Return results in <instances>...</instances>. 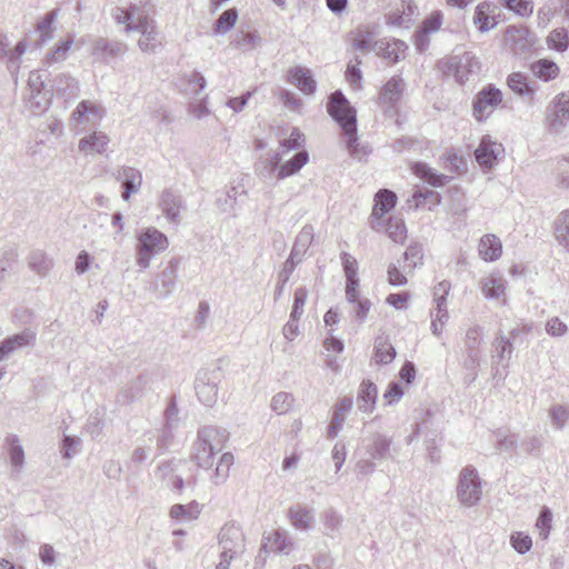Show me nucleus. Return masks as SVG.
<instances>
[{
  "label": "nucleus",
  "instance_id": "nucleus-11",
  "mask_svg": "<svg viewBox=\"0 0 569 569\" xmlns=\"http://www.w3.org/2000/svg\"><path fill=\"white\" fill-rule=\"evenodd\" d=\"M503 43L515 54H522L532 48L535 39L527 27L509 26L503 34Z\"/></svg>",
  "mask_w": 569,
  "mask_h": 569
},
{
  "label": "nucleus",
  "instance_id": "nucleus-4",
  "mask_svg": "<svg viewBox=\"0 0 569 569\" xmlns=\"http://www.w3.org/2000/svg\"><path fill=\"white\" fill-rule=\"evenodd\" d=\"M219 562L216 569H230L232 560L246 551V537L239 525L227 522L218 533Z\"/></svg>",
  "mask_w": 569,
  "mask_h": 569
},
{
  "label": "nucleus",
  "instance_id": "nucleus-18",
  "mask_svg": "<svg viewBox=\"0 0 569 569\" xmlns=\"http://www.w3.org/2000/svg\"><path fill=\"white\" fill-rule=\"evenodd\" d=\"M36 331L31 329H24L23 331L2 340L0 343V362L16 350L28 346H33L36 342Z\"/></svg>",
  "mask_w": 569,
  "mask_h": 569
},
{
  "label": "nucleus",
  "instance_id": "nucleus-41",
  "mask_svg": "<svg viewBox=\"0 0 569 569\" xmlns=\"http://www.w3.org/2000/svg\"><path fill=\"white\" fill-rule=\"evenodd\" d=\"M412 172L433 187H442L448 180L447 176L437 173L423 162H416L412 166Z\"/></svg>",
  "mask_w": 569,
  "mask_h": 569
},
{
  "label": "nucleus",
  "instance_id": "nucleus-12",
  "mask_svg": "<svg viewBox=\"0 0 569 569\" xmlns=\"http://www.w3.org/2000/svg\"><path fill=\"white\" fill-rule=\"evenodd\" d=\"M502 101L500 90L489 86L478 92L473 101L472 112L478 121L487 119Z\"/></svg>",
  "mask_w": 569,
  "mask_h": 569
},
{
  "label": "nucleus",
  "instance_id": "nucleus-39",
  "mask_svg": "<svg viewBox=\"0 0 569 569\" xmlns=\"http://www.w3.org/2000/svg\"><path fill=\"white\" fill-rule=\"evenodd\" d=\"M309 160L307 151L297 152L290 160L284 163H279V170L277 173V180H282L295 173H297Z\"/></svg>",
  "mask_w": 569,
  "mask_h": 569
},
{
  "label": "nucleus",
  "instance_id": "nucleus-22",
  "mask_svg": "<svg viewBox=\"0 0 569 569\" xmlns=\"http://www.w3.org/2000/svg\"><path fill=\"white\" fill-rule=\"evenodd\" d=\"M407 49L408 46L401 40L382 39L375 43L373 51L390 62H397L406 58Z\"/></svg>",
  "mask_w": 569,
  "mask_h": 569
},
{
  "label": "nucleus",
  "instance_id": "nucleus-8",
  "mask_svg": "<svg viewBox=\"0 0 569 569\" xmlns=\"http://www.w3.org/2000/svg\"><path fill=\"white\" fill-rule=\"evenodd\" d=\"M222 370L220 368L199 370L194 389L198 399L207 407H212L218 400L219 383L222 380Z\"/></svg>",
  "mask_w": 569,
  "mask_h": 569
},
{
  "label": "nucleus",
  "instance_id": "nucleus-44",
  "mask_svg": "<svg viewBox=\"0 0 569 569\" xmlns=\"http://www.w3.org/2000/svg\"><path fill=\"white\" fill-rule=\"evenodd\" d=\"M59 16V11L57 9L49 11L46 16L38 21L36 29L39 32V41L38 46L41 47L43 43L52 39L53 33V22Z\"/></svg>",
  "mask_w": 569,
  "mask_h": 569
},
{
  "label": "nucleus",
  "instance_id": "nucleus-59",
  "mask_svg": "<svg viewBox=\"0 0 569 569\" xmlns=\"http://www.w3.org/2000/svg\"><path fill=\"white\" fill-rule=\"evenodd\" d=\"M510 543L518 553L525 555L531 549L532 539L522 532H513L510 537Z\"/></svg>",
  "mask_w": 569,
  "mask_h": 569
},
{
  "label": "nucleus",
  "instance_id": "nucleus-57",
  "mask_svg": "<svg viewBox=\"0 0 569 569\" xmlns=\"http://www.w3.org/2000/svg\"><path fill=\"white\" fill-rule=\"evenodd\" d=\"M548 43L551 48L558 51L566 50L569 43L567 30L561 28L551 31L548 36Z\"/></svg>",
  "mask_w": 569,
  "mask_h": 569
},
{
  "label": "nucleus",
  "instance_id": "nucleus-42",
  "mask_svg": "<svg viewBox=\"0 0 569 569\" xmlns=\"http://www.w3.org/2000/svg\"><path fill=\"white\" fill-rule=\"evenodd\" d=\"M28 264L33 272L46 277L53 267V261L43 251L33 250L29 256Z\"/></svg>",
  "mask_w": 569,
  "mask_h": 569
},
{
  "label": "nucleus",
  "instance_id": "nucleus-46",
  "mask_svg": "<svg viewBox=\"0 0 569 569\" xmlns=\"http://www.w3.org/2000/svg\"><path fill=\"white\" fill-rule=\"evenodd\" d=\"M238 16V10L236 8L224 10L213 23V33L217 36L227 34L234 27Z\"/></svg>",
  "mask_w": 569,
  "mask_h": 569
},
{
  "label": "nucleus",
  "instance_id": "nucleus-16",
  "mask_svg": "<svg viewBox=\"0 0 569 569\" xmlns=\"http://www.w3.org/2000/svg\"><path fill=\"white\" fill-rule=\"evenodd\" d=\"M110 143V137L101 130H92L78 142V149L84 156L104 154Z\"/></svg>",
  "mask_w": 569,
  "mask_h": 569
},
{
  "label": "nucleus",
  "instance_id": "nucleus-20",
  "mask_svg": "<svg viewBox=\"0 0 569 569\" xmlns=\"http://www.w3.org/2000/svg\"><path fill=\"white\" fill-rule=\"evenodd\" d=\"M293 546L295 543L290 533L287 530L277 529L263 537L261 550L269 549L270 551L281 555H289Z\"/></svg>",
  "mask_w": 569,
  "mask_h": 569
},
{
  "label": "nucleus",
  "instance_id": "nucleus-63",
  "mask_svg": "<svg viewBox=\"0 0 569 569\" xmlns=\"http://www.w3.org/2000/svg\"><path fill=\"white\" fill-rule=\"evenodd\" d=\"M481 327L472 326L466 332L465 346L467 350L479 351Z\"/></svg>",
  "mask_w": 569,
  "mask_h": 569
},
{
  "label": "nucleus",
  "instance_id": "nucleus-60",
  "mask_svg": "<svg viewBox=\"0 0 569 569\" xmlns=\"http://www.w3.org/2000/svg\"><path fill=\"white\" fill-rule=\"evenodd\" d=\"M308 298V291L305 288H298L295 292L293 306L290 318L299 320L303 313V307Z\"/></svg>",
  "mask_w": 569,
  "mask_h": 569
},
{
  "label": "nucleus",
  "instance_id": "nucleus-23",
  "mask_svg": "<svg viewBox=\"0 0 569 569\" xmlns=\"http://www.w3.org/2000/svg\"><path fill=\"white\" fill-rule=\"evenodd\" d=\"M479 59L470 51L457 49L447 61L448 71H473L480 69Z\"/></svg>",
  "mask_w": 569,
  "mask_h": 569
},
{
  "label": "nucleus",
  "instance_id": "nucleus-43",
  "mask_svg": "<svg viewBox=\"0 0 569 569\" xmlns=\"http://www.w3.org/2000/svg\"><path fill=\"white\" fill-rule=\"evenodd\" d=\"M381 231L386 232L395 242L402 243L407 238V228L403 219L400 217H389L387 220L385 219V228H382Z\"/></svg>",
  "mask_w": 569,
  "mask_h": 569
},
{
  "label": "nucleus",
  "instance_id": "nucleus-17",
  "mask_svg": "<svg viewBox=\"0 0 569 569\" xmlns=\"http://www.w3.org/2000/svg\"><path fill=\"white\" fill-rule=\"evenodd\" d=\"M126 50L127 47L122 42L99 38L96 39L92 43L91 54L96 60L110 63L113 59L122 56Z\"/></svg>",
  "mask_w": 569,
  "mask_h": 569
},
{
  "label": "nucleus",
  "instance_id": "nucleus-48",
  "mask_svg": "<svg viewBox=\"0 0 569 569\" xmlns=\"http://www.w3.org/2000/svg\"><path fill=\"white\" fill-rule=\"evenodd\" d=\"M493 347L496 349L493 359L507 367L513 351L511 339L503 335H498L493 341Z\"/></svg>",
  "mask_w": 569,
  "mask_h": 569
},
{
  "label": "nucleus",
  "instance_id": "nucleus-49",
  "mask_svg": "<svg viewBox=\"0 0 569 569\" xmlns=\"http://www.w3.org/2000/svg\"><path fill=\"white\" fill-rule=\"evenodd\" d=\"M200 511V506L197 501L188 505L176 503L170 508V517L177 520H196Z\"/></svg>",
  "mask_w": 569,
  "mask_h": 569
},
{
  "label": "nucleus",
  "instance_id": "nucleus-35",
  "mask_svg": "<svg viewBox=\"0 0 569 569\" xmlns=\"http://www.w3.org/2000/svg\"><path fill=\"white\" fill-rule=\"evenodd\" d=\"M505 283L501 276L490 274L480 281V290L487 299H499L505 295Z\"/></svg>",
  "mask_w": 569,
  "mask_h": 569
},
{
  "label": "nucleus",
  "instance_id": "nucleus-2",
  "mask_svg": "<svg viewBox=\"0 0 569 569\" xmlns=\"http://www.w3.org/2000/svg\"><path fill=\"white\" fill-rule=\"evenodd\" d=\"M328 113L340 126L347 138L346 144L350 154L360 157L357 137V112L345 94L337 90L330 94L327 103Z\"/></svg>",
  "mask_w": 569,
  "mask_h": 569
},
{
  "label": "nucleus",
  "instance_id": "nucleus-19",
  "mask_svg": "<svg viewBox=\"0 0 569 569\" xmlns=\"http://www.w3.org/2000/svg\"><path fill=\"white\" fill-rule=\"evenodd\" d=\"M502 152L501 143L491 140L490 137H483L475 150V158L481 167L491 168Z\"/></svg>",
  "mask_w": 569,
  "mask_h": 569
},
{
  "label": "nucleus",
  "instance_id": "nucleus-5",
  "mask_svg": "<svg viewBox=\"0 0 569 569\" xmlns=\"http://www.w3.org/2000/svg\"><path fill=\"white\" fill-rule=\"evenodd\" d=\"M137 240L136 263L142 269H148L151 259L169 247L167 236L153 227L141 230L137 236Z\"/></svg>",
  "mask_w": 569,
  "mask_h": 569
},
{
  "label": "nucleus",
  "instance_id": "nucleus-7",
  "mask_svg": "<svg viewBox=\"0 0 569 569\" xmlns=\"http://www.w3.org/2000/svg\"><path fill=\"white\" fill-rule=\"evenodd\" d=\"M106 116V109L98 102L91 100L80 101L69 118V127L74 133H83L91 128L99 126Z\"/></svg>",
  "mask_w": 569,
  "mask_h": 569
},
{
  "label": "nucleus",
  "instance_id": "nucleus-55",
  "mask_svg": "<svg viewBox=\"0 0 569 569\" xmlns=\"http://www.w3.org/2000/svg\"><path fill=\"white\" fill-rule=\"evenodd\" d=\"M503 6L521 17H529L533 12V2L531 0H505Z\"/></svg>",
  "mask_w": 569,
  "mask_h": 569
},
{
  "label": "nucleus",
  "instance_id": "nucleus-21",
  "mask_svg": "<svg viewBox=\"0 0 569 569\" xmlns=\"http://www.w3.org/2000/svg\"><path fill=\"white\" fill-rule=\"evenodd\" d=\"M177 272L178 262L176 260H170L164 269L159 272L157 279L152 283V289L159 295V297L164 298L172 292L177 280Z\"/></svg>",
  "mask_w": 569,
  "mask_h": 569
},
{
  "label": "nucleus",
  "instance_id": "nucleus-27",
  "mask_svg": "<svg viewBox=\"0 0 569 569\" xmlns=\"http://www.w3.org/2000/svg\"><path fill=\"white\" fill-rule=\"evenodd\" d=\"M377 396V386L370 380H363L357 396L358 409L366 413L372 412L376 407Z\"/></svg>",
  "mask_w": 569,
  "mask_h": 569
},
{
  "label": "nucleus",
  "instance_id": "nucleus-6",
  "mask_svg": "<svg viewBox=\"0 0 569 569\" xmlns=\"http://www.w3.org/2000/svg\"><path fill=\"white\" fill-rule=\"evenodd\" d=\"M456 496L458 502L465 508L477 506L482 499V480L477 469L466 466L458 476Z\"/></svg>",
  "mask_w": 569,
  "mask_h": 569
},
{
  "label": "nucleus",
  "instance_id": "nucleus-30",
  "mask_svg": "<svg viewBox=\"0 0 569 569\" xmlns=\"http://www.w3.org/2000/svg\"><path fill=\"white\" fill-rule=\"evenodd\" d=\"M478 252L485 261H496L502 253L500 239L495 234H485L479 241Z\"/></svg>",
  "mask_w": 569,
  "mask_h": 569
},
{
  "label": "nucleus",
  "instance_id": "nucleus-3",
  "mask_svg": "<svg viewBox=\"0 0 569 569\" xmlns=\"http://www.w3.org/2000/svg\"><path fill=\"white\" fill-rule=\"evenodd\" d=\"M229 439V432L216 426H204L198 430L197 440L193 443L192 458L203 469L213 465L214 456L220 452Z\"/></svg>",
  "mask_w": 569,
  "mask_h": 569
},
{
  "label": "nucleus",
  "instance_id": "nucleus-64",
  "mask_svg": "<svg viewBox=\"0 0 569 569\" xmlns=\"http://www.w3.org/2000/svg\"><path fill=\"white\" fill-rule=\"evenodd\" d=\"M558 183L569 188V156L560 159L557 163Z\"/></svg>",
  "mask_w": 569,
  "mask_h": 569
},
{
  "label": "nucleus",
  "instance_id": "nucleus-9",
  "mask_svg": "<svg viewBox=\"0 0 569 569\" xmlns=\"http://www.w3.org/2000/svg\"><path fill=\"white\" fill-rule=\"evenodd\" d=\"M50 73H29L28 102L31 108L44 110L53 96V84L49 79Z\"/></svg>",
  "mask_w": 569,
  "mask_h": 569
},
{
  "label": "nucleus",
  "instance_id": "nucleus-54",
  "mask_svg": "<svg viewBox=\"0 0 569 569\" xmlns=\"http://www.w3.org/2000/svg\"><path fill=\"white\" fill-rule=\"evenodd\" d=\"M144 386L146 380L139 377L136 380L128 383L123 388L119 397H121L124 402L133 401L134 399L139 398L142 395Z\"/></svg>",
  "mask_w": 569,
  "mask_h": 569
},
{
  "label": "nucleus",
  "instance_id": "nucleus-51",
  "mask_svg": "<svg viewBox=\"0 0 569 569\" xmlns=\"http://www.w3.org/2000/svg\"><path fill=\"white\" fill-rule=\"evenodd\" d=\"M293 403L292 393L280 391L272 397L270 407L277 415H284L293 407Z\"/></svg>",
  "mask_w": 569,
  "mask_h": 569
},
{
  "label": "nucleus",
  "instance_id": "nucleus-52",
  "mask_svg": "<svg viewBox=\"0 0 569 569\" xmlns=\"http://www.w3.org/2000/svg\"><path fill=\"white\" fill-rule=\"evenodd\" d=\"M289 82L296 86L305 94H312L316 91V81L311 73H289Z\"/></svg>",
  "mask_w": 569,
  "mask_h": 569
},
{
  "label": "nucleus",
  "instance_id": "nucleus-28",
  "mask_svg": "<svg viewBox=\"0 0 569 569\" xmlns=\"http://www.w3.org/2000/svg\"><path fill=\"white\" fill-rule=\"evenodd\" d=\"M508 86L518 96L531 97L538 88V82L528 73H509Z\"/></svg>",
  "mask_w": 569,
  "mask_h": 569
},
{
  "label": "nucleus",
  "instance_id": "nucleus-1",
  "mask_svg": "<svg viewBox=\"0 0 569 569\" xmlns=\"http://www.w3.org/2000/svg\"><path fill=\"white\" fill-rule=\"evenodd\" d=\"M137 7V3H133L131 9L116 7L112 10V17L118 24L126 26L124 30L127 32H140L141 37L138 44L142 51H154L156 48L161 46L154 21L147 16V11L136 13Z\"/></svg>",
  "mask_w": 569,
  "mask_h": 569
},
{
  "label": "nucleus",
  "instance_id": "nucleus-10",
  "mask_svg": "<svg viewBox=\"0 0 569 569\" xmlns=\"http://www.w3.org/2000/svg\"><path fill=\"white\" fill-rule=\"evenodd\" d=\"M569 123V90L557 94L546 111V126L550 133L561 134Z\"/></svg>",
  "mask_w": 569,
  "mask_h": 569
},
{
  "label": "nucleus",
  "instance_id": "nucleus-29",
  "mask_svg": "<svg viewBox=\"0 0 569 569\" xmlns=\"http://www.w3.org/2000/svg\"><path fill=\"white\" fill-rule=\"evenodd\" d=\"M83 43V39L76 43L74 37L72 34H68L63 40L59 41L51 51L47 53L46 62L51 66L53 63L66 61L69 58L73 44H76V47H80Z\"/></svg>",
  "mask_w": 569,
  "mask_h": 569
},
{
  "label": "nucleus",
  "instance_id": "nucleus-36",
  "mask_svg": "<svg viewBox=\"0 0 569 569\" xmlns=\"http://www.w3.org/2000/svg\"><path fill=\"white\" fill-rule=\"evenodd\" d=\"M403 91V81L400 77H392L381 89L379 101L381 103L395 104L397 103Z\"/></svg>",
  "mask_w": 569,
  "mask_h": 569
},
{
  "label": "nucleus",
  "instance_id": "nucleus-50",
  "mask_svg": "<svg viewBox=\"0 0 569 569\" xmlns=\"http://www.w3.org/2000/svg\"><path fill=\"white\" fill-rule=\"evenodd\" d=\"M557 241L569 251V210L561 212L555 222Z\"/></svg>",
  "mask_w": 569,
  "mask_h": 569
},
{
  "label": "nucleus",
  "instance_id": "nucleus-62",
  "mask_svg": "<svg viewBox=\"0 0 569 569\" xmlns=\"http://www.w3.org/2000/svg\"><path fill=\"white\" fill-rule=\"evenodd\" d=\"M303 142L305 134L298 128H293L289 138L281 141V147L286 149V151H291L299 149Z\"/></svg>",
  "mask_w": 569,
  "mask_h": 569
},
{
  "label": "nucleus",
  "instance_id": "nucleus-47",
  "mask_svg": "<svg viewBox=\"0 0 569 569\" xmlns=\"http://www.w3.org/2000/svg\"><path fill=\"white\" fill-rule=\"evenodd\" d=\"M233 455L230 452H224L219 458V461L216 466V469L211 476V481L216 486H220L227 481L229 478L230 468L233 465Z\"/></svg>",
  "mask_w": 569,
  "mask_h": 569
},
{
  "label": "nucleus",
  "instance_id": "nucleus-31",
  "mask_svg": "<svg viewBox=\"0 0 569 569\" xmlns=\"http://www.w3.org/2000/svg\"><path fill=\"white\" fill-rule=\"evenodd\" d=\"M495 7L490 2H481L476 7L473 22L481 32L493 29L497 24L493 16Z\"/></svg>",
  "mask_w": 569,
  "mask_h": 569
},
{
  "label": "nucleus",
  "instance_id": "nucleus-24",
  "mask_svg": "<svg viewBox=\"0 0 569 569\" xmlns=\"http://www.w3.org/2000/svg\"><path fill=\"white\" fill-rule=\"evenodd\" d=\"M177 86L180 92L189 99L206 94L203 92L206 80L201 73H182Z\"/></svg>",
  "mask_w": 569,
  "mask_h": 569
},
{
  "label": "nucleus",
  "instance_id": "nucleus-25",
  "mask_svg": "<svg viewBox=\"0 0 569 569\" xmlns=\"http://www.w3.org/2000/svg\"><path fill=\"white\" fill-rule=\"evenodd\" d=\"M159 207L169 222H180V211L182 209L181 198L171 190L162 191L159 200Z\"/></svg>",
  "mask_w": 569,
  "mask_h": 569
},
{
  "label": "nucleus",
  "instance_id": "nucleus-38",
  "mask_svg": "<svg viewBox=\"0 0 569 569\" xmlns=\"http://www.w3.org/2000/svg\"><path fill=\"white\" fill-rule=\"evenodd\" d=\"M280 161L281 156L279 152H274L269 157L262 158L256 163V173L263 180H269L273 177L277 178Z\"/></svg>",
  "mask_w": 569,
  "mask_h": 569
},
{
  "label": "nucleus",
  "instance_id": "nucleus-26",
  "mask_svg": "<svg viewBox=\"0 0 569 569\" xmlns=\"http://www.w3.org/2000/svg\"><path fill=\"white\" fill-rule=\"evenodd\" d=\"M262 39L256 30L239 29L231 37L230 46L241 51H251L260 47Z\"/></svg>",
  "mask_w": 569,
  "mask_h": 569
},
{
  "label": "nucleus",
  "instance_id": "nucleus-58",
  "mask_svg": "<svg viewBox=\"0 0 569 569\" xmlns=\"http://www.w3.org/2000/svg\"><path fill=\"white\" fill-rule=\"evenodd\" d=\"M375 37L369 31H358L353 38V47L359 51H369L375 48Z\"/></svg>",
  "mask_w": 569,
  "mask_h": 569
},
{
  "label": "nucleus",
  "instance_id": "nucleus-56",
  "mask_svg": "<svg viewBox=\"0 0 569 569\" xmlns=\"http://www.w3.org/2000/svg\"><path fill=\"white\" fill-rule=\"evenodd\" d=\"M549 417L556 429H562L569 420V410L565 406L556 405L549 409Z\"/></svg>",
  "mask_w": 569,
  "mask_h": 569
},
{
  "label": "nucleus",
  "instance_id": "nucleus-53",
  "mask_svg": "<svg viewBox=\"0 0 569 569\" xmlns=\"http://www.w3.org/2000/svg\"><path fill=\"white\" fill-rule=\"evenodd\" d=\"M188 113L198 120L208 117L210 110L207 107V94L191 98L188 106Z\"/></svg>",
  "mask_w": 569,
  "mask_h": 569
},
{
  "label": "nucleus",
  "instance_id": "nucleus-45",
  "mask_svg": "<svg viewBox=\"0 0 569 569\" xmlns=\"http://www.w3.org/2000/svg\"><path fill=\"white\" fill-rule=\"evenodd\" d=\"M396 349L387 341V339L379 337L375 342L373 360L378 365H388L396 358Z\"/></svg>",
  "mask_w": 569,
  "mask_h": 569
},
{
  "label": "nucleus",
  "instance_id": "nucleus-61",
  "mask_svg": "<svg viewBox=\"0 0 569 569\" xmlns=\"http://www.w3.org/2000/svg\"><path fill=\"white\" fill-rule=\"evenodd\" d=\"M518 436L516 433L501 435L497 433V445L496 448L500 452H511L517 447Z\"/></svg>",
  "mask_w": 569,
  "mask_h": 569
},
{
  "label": "nucleus",
  "instance_id": "nucleus-14",
  "mask_svg": "<svg viewBox=\"0 0 569 569\" xmlns=\"http://www.w3.org/2000/svg\"><path fill=\"white\" fill-rule=\"evenodd\" d=\"M287 519L298 531L308 532L315 528V510L306 505L297 503L288 508Z\"/></svg>",
  "mask_w": 569,
  "mask_h": 569
},
{
  "label": "nucleus",
  "instance_id": "nucleus-33",
  "mask_svg": "<svg viewBox=\"0 0 569 569\" xmlns=\"http://www.w3.org/2000/svg\"><path fill=\"white\" fill-rule=\"evenodd\" d=\"M27 40H20L13 49H9V42L7 36H1L0 38V51L3 57L7 58L9 63V68H18L21 61V57L27 51Z\"/></svg>",
  "mask_w": 569,
  "mask_h": 569
},
{
  "label": "nucleus",
  "instance_id": "nucleus-40",
  "mask_svg": "<svg viewBox=\"0 0 569 569\" xmlns=\"http://www.w3.org/2000/svg\"><path fill=\"white\" fill-rule=\"evenodd\" d=\"M9 459L12 468L20 471L24 466V451L17 435H10L6 438Z\"/></svg>",
  "mask_w": 569,
  "mask_h": 569
},
{
  "label": "nucleus",
  "instance_id": "nucleus-13",
  "mask_svg": "<svg viewBox=\"0 0 569 569\" xmlns=\"http://www.w3.org/2000/svg\"><path fill=\"white\" fill-rule=\"evenodd\" d=\"M397 194L389 189H381L375 196V206L371 212L370 226L375 231L381 232L385 228V214L395 208Z\"/></svg>",
  "mask_w": 569,
  "mask_h": 569
},
{
  "label": "nucleus",
  "instance_id": "nucleus-15",
  "mask_svg": "<svg viewBox=\"0 0 569 569\" xmlns=\"http://www.w3.org/2000/svg\"><path fill=\"white\" fill-rule=\"evenodd\" d=\"M117 181L121 182L122 193L121 198L124 201H129L132 194L139 192L142 184L141 172L132 167H121L114 173Z\"/></svg>",
  "mask_w": 569,
  "mask_h": 569
},
{
  "label": "nucleus",
  "instance_id": "nucleus-37",
  "mask_svg": "<svg viewBox=\"0 0 569 569\" xmlns=\"http://www.w3.org/2000/svg\"><path fill=\"white\" fill-rule=\"evenodd\" d=\"M391 438L382 433H375L371 438V443L367 447V452L370 458L377 461H381L388 457Z\"/></svg>",
  "mask_w": 569,
  "mask_h": 569
},
{
  "label": "nucleus",
  "instance_id": "nucleus-34",
  "mask_svg": "<svg viewBox=\"0 0 569 569\" xmlns=\"http://www.w3.org/2000/svg\"><path fill=\"white\" fill-rule=\"evenodd\" d=\"M313 240V227L306 224L297 234L290 256L301 262Z\"/></svg>",
  "mask_w": 569,
  "mask_h": 569
},
{
  "label": "nucleus",
  "instance_id": "nucleus-32",
  "mask_svg": "<svg viewBox=\"0 0 569 569\" xmlns=\"http://www.w3.org/2000/svg\"><path fill=\"white\" fill-rule=\"evenodd\" d=\"M353 401L349 397L342 398L333 409V416L328 427V437L335 438L341 429V425L345 421L346 415L352 408Z\"/></svg>",
  "mask_w": 569,
  "mask_h": 569
}]
</instances>
